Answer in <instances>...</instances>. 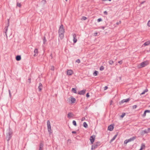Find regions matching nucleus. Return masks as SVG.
<instances>
[{"mask_svg":"<svg viewBox=\"0 0 150 150\" xmlns=\"http://www.w3.org/2000/svg\"><path fill=\"white\" fill-rule=\"evenodd\" d=\"M5 33H6V31H7V30H8V28H7V27H5Z\"/></svg>","mask_w":150,"mask_h":150,"instance_id":"51","label":"nucleus"},{"mask_svg":"<svg viewBox=\"0 0 150 150\" xmlns=\"http://www.w3.org/2000/svg\"><path fill=\"white\" fill-rule=\"evenodd\" d=\"M125 113H122V114L120 116V117L121 118H122L124 117V116H125Z\"/></svg>","mask_w":150,"mask_h":150,"instance_id":"32","label":"nucleus"},{"mask_svg":"<svg viewBox=\"0 0 150 150\" xmlns=\"http://www.w3.org/2000/svg\"><path fill=\"white\" fill-rule=\"evenodd\" d=\"M71 91L72 92L75 93H77V91L76 89L75 88H73L72 89Z\"/></svg>","mask_w":150,"mask_h":150,"instance_id":"22","label":"nucleus"},{"mask_svg":"<svg viewBox=\"0 0 150 150\" xmlns=\"http://www.w3.org/2000/svg\"><path fill=\"white\" fill-rule=\"evenodd\" d=\"M108 87L106 86H105V87H104V90H106V89H108Z\"/></svg>","mask_w":150,"mask_h":150,"instance_id":"52","label":"nucleus"},{"mask_svg":"<svg viewBox=\"0 0 150 150\" xmlns=\"http://www.w3.org/2000/svg\"><path fill=\"white\" fill-rule=\"evenodd\" d=\"M128 142H129V141H128V139L125 140L124 142V143L125 144H127Z\"/></svg>","mask_w":150,"mask_h":150,"instance_id":"37","label":"nucleus"},{"mask_svg":"<svg viewBox=\"0 0 150 150\" xmlns=\"http://www.w3.org/2000/svg\"><path fill=\"white\" fill-rule=\"evenodd\" d=\"M104 14L105 15L108 14V13L106 11H105L104 12Z\"/></svg>","mask_w":150,"mask_h":150,"instance_id":"48","label":"nucleus"},{"mask_svg":"<svg viewBox=\"0 0 150 150\" xmlns=\"http://www.w3.org/2000/svg\"><path fill=\"white\" fill-rule=\"evenodd\" d=\"M38 49L37 48H36L34 50V52L35 53V54L34 55V57H35L37 56L38 54Z\"/></svg>","mask_w":150,"mask_h":150,"instance_id":"19","label":"nucleus"},{"mask_svg":"<svg viewBox=\"0 0 150 150\" xmlns=\"http://www.w3.org/2000/svg\"><path fill=\"white\" fill-rule=\"evenodd\" d=\"M81 19L82 20H85L87 19V18L85 16H83Z\"/></svg>","mask_w":150,"mask_h":150,"instance_id":"35","label":"nucleus"},{"mask_svg":"<svg viewBox=\"0 0 150 150\" xmlns=\"http://www.w3.org/2000/svg\"><path fill=\"white\" fill-rule=\"evenodd\" d=\"M64 32L65 30L64 28V26L62 24H61L60 25L58 30L59 37L60 40H62L64 38Z\"/></svg>","mask_w":150,"mask_h":150,"instance_id":"1","label":"nucleus"},{"mask_svg":"<svg viewBox=\"0 0 150 150\" xmlns=\"http://www.w3.org/2000/svg\"><path fill=\"white\" fill-rule=\"evenodd\" d=\"M130 100L129 98H128L126 99H124L122 100L120 102V104H122L125 102H127L129 101Z\"/></svg>","mask_w":150,"mask_h":150,"instance_id":"7","label":"nucleus"},{"mask_svg":"<svg viewBox=\"0 0 150 150\" xmlns=\"http://www.w3.org/2000/svg\"><path fill=\"white\" fill-rule=\"evenodd\" d=\"M147 130L148 131L149 133L150 132V128H148Z\"/></svg>","mask_w":150,"mask_h":150,"instance_id":"54","label":"nucleus"},{"mask_svg":"<svg viewBox=\"0 0 150 150\" xmlns=\"http://www.w3.org/2000/svg\"><path fill=\"white\" fill-rule=\"evenodd\" d=\"M13 135V132L11 129H9L6 133V139L8 142Z\"/></svg>","mask_w":150,"mask_h":150,"instance_id":"2","label":"nucleus"},{"mask_svg":"<svg viewBox=\"0 0 150 150\" xmlns=\"http://www.w3.org/2000/svg\"><path fill=\"white\" fill-rule=\"evenodd\" d=\"M85 120V118L84 117H83L82 118V119H81V121H83L84 120Z\"/></svg>","mask_w":150,"mask_h":150,"instance_id":"55","label":"nucleus"},{"mask_svg":"<svg viewBox=\"0 0 150 150\" xmlns=\"http://www.w3.org/2000/svg\"><path fill=\"white\" fill-rule=\"evenodd\" d=\"M43 150V148L39 147V150Z\"/></svg>","mask_w":150,"mask_h":150,"instance_id":"56","label":"nucleus"},{"mask_svg":"<svg viewBox=\"0 0 150 150\" xmlns=\"http://www.w3.org/2000/svg\"><path fill=\"white\" fill-rule=\"evenodd\" d=\"M50 69L52 71L54 70V67L53 66H52L51 67V68Z\"/></svg>","mask_w":150,"mask_h":150,"instance_id":"38","label":"nucleus"},{"mask_svg":"<svg viewBox=\"0 0 150 150\" xmlns=\"http://www.w3.org/2000/svg\"><path fill=\"white\" fill-rule=\"evenodd\" d=\"M113 102V101H112V100H111V101H110V105H111L112 104V103Z\"/></svg>","mask_w":150,"mask_h":150,"instance_id":"59","label":"nucleus"},{"mask_svg":"<svg viewBox=\"0 0 150 150\" xmlns=\"http://www.w3.org/2000/svg\"><path fill=\"white\" fill-rule=\"evenodd\" d=\"M65 1H67V0H65Z\"/></svg>","mask_w":150,"mask_h":150,"instance_id":"63","label":"nucleus"},{"mask_svg":"<svg viewBox=\"0 0 150 150\" xmlns=\"http://www.w3.org/2000/svg\"><path fill=\"white\" fill-rule=\"evenodd\" d=\"M118 135V134L117 133L116 135H115L114 137L111 139L110 140V143H111L116 138Z\"/></svg>","mask_w":150,"mask_h":150,"instance_id":"17","label":"nucleus"},{"mask_svg":"<svg viewBox=\"0 0 150 150\" xmlns=\"http://www.w3.org/2000/svg\"><path fill=\"white\" fill-rule=\"evenodd\" d=\"M149 133L148 131L147 130L145 129L144 130H142L141 132V134L142 135H144L145 134H148Z\"/></svg>","mask_w":150,"mask_h":150,"instance_id":"9","label":"nucleus"},{"mask_svg":"<svg viewBox=\"0 0 150 150\" xmlns=\"http://www.w3.org/2000/svg\"><path fill=\"white\" fill-rule=\"evenodd\" d=\"M121 21H120L119 22H117L116 23V24L117 25H118L120 24H121Z\"/></svg>","mask_w":150,"mask_h":150,"instance_id":"40","label":"nucleus"},{"mask_svg":"<svg viewBox=\"0 0 150 150\" xmlns=\"http://www.w3.org/2000/svg\"><path fill=\"white\" fill-rule=\"evenodd\" d=\"M59 38H58V40H59Z\"/></svg>","mask_w":150,"mask_h":150,"instance_id":"64","label":"nucleus"},{"mask_svg":"<svg viewBox=\"0 0 150 150\" xmlns=\"http://www.w3.org/2000/svg\"><path fill=\"white\" fill-rule=\"evenodd\" d=\"M47 129H48V132H50V131L51 130V129L50 123L49 120H47Z\"/></svg>","mask_w":150,"mask_h":150,"instance_id":"3","label":"nucleus"},{"mask_svg":"<svg viewBox=\"0 0 150 150\" xmlns=\"http://www.w3.org/2000/svg\"><path fill=\"white\" fill-rule=\"evenodd\" d=\"M147 25L149 27H150V20L148 21L147 23Z\"/></svg>","mask_w":150,"mask_h":150,"instance_id":"44","label":"nucleus"},{"mask_svg":"<svg viewBox=\"0 0 150 150\" xmlns=\"http://www.w3.org/2000/svg\"><path fill=\"white\" fill-rule=\"evenodd\" d=\"M71 139H69L67 140V144H70L71 143Z\"/></svg>","mask_w":150,"mask_h":150,"instance_id":"27","label":"nucleus"},{"mask_svg":"<svg viewBox=\"0 0 150 150\" xmlns=\"http://www.w3.org/2000/svg\"><path fill=\"white\" fill-rule=\"evenodd\" d=\"M97 34H98L97 33H95V36H96V35H97Z\"/></svg>","mask_w":150,"mask_h":150,"instance_id":"58","label":"nucleus"},{"mask_svg":"<svg viewBox=\"0 0 150 150\" xmlns=\"http://www.w3.org/2000/svg\"><path fill=\"white\" fill-rule=\"evenodd\" d=\"M28 82L29 83H31V78H29L28 80Z\"/></svg>","mask_w":150,"mask_h":150,"instance_id":"43","label":"nucleus"},{"mask_svg":"<svg viewBox=\"0 0 150 150\" xmlns=\"http://www.w3.org/2000/svg\"><path fill=\"white\" fill-rule=\"evenodd\" d=\"M105 26H101L100 27V28H101V29H103L104 30L105 28Z\"/></svg>","mask_w":150,"mask_h":150,"instance_id":"49","label":"nucleus"},{"mask_svg":"<svg viewBox=\"0 0 150 150\" xmlns=\"http://www.w3.org/2000/svg\"><path fill=\"white\" fill-rule=\"evenodd\" d=\"M83 127H85L86 128H87L88 127V125L85 122H83Z\"/></svg>","mask_w":150,"mask_h":150,"instance_id":"26","label":"nucleus"},{"mask_svg":"<svg viewBox=\"0 0 150 150\" xmlns=\"http://www.w3.org/2000/svg\"><path fill=\"white\" fill-rule=\"evenodd\" d=\"M73 73V71L71 70H69L67 71V75L69 76L71 75Z\"/></svg>","mask_w":150,"mask_h":150,"instance_id":"8","label":"nucleus"},{"mask_svg":"<svg viewBox=\"0 0 150 150\" xmlns=\"http://www.w3.org/2000/svg\"><path fill=\"white\" fill-rule=\"evenodd\" d=\"M101 143L100 142H98L95 143L93 145L94 146V148L96 149L97 148L98 146L101 145Z\"/></svg>","mask_w":150,"mask_h":150,"instance_id":"6","label":"nucleus"},{"mask_svg":"<svg viewBox=\"0 0 150 150\" xmlns=\"http://www.w3.org/2000/svg\"><path fill=\"white\" fill-rule=\"evenodd\" d=\"M145 2V1H144L141 2V4H143Z\"/></svg>","mask_w":150,"mask_h":150,"instance_id":"57","label":"nucleus"},{"mask_svg":"<svg viewBox=\"0 0 150 150\" xmlns=\"http://www.w3.org/2000/svg\"><path fill=\"white\" fill-rule=\"evenodd\" d=\"M137 107V106L136 105H134L132 107V108L133 109H135Z\"/></svg>","mask_w":150,"mask_h":150,"instance_id":"42","label":"nucleus"},{"mask_svg":"<svg viewBox=\"0 0 150 150\" xmlns=\"http://www.w3.org/2000/svg\"><path fill=\"white\" fill-rule=\"evenodd\" d=\"M148 91V89L146 88L140 94V95L144 94L145 93L147 92Z\"/></svg>","mask_w":150,"mask_h":150,"instance_id":"23","label":"nucleus"},{"mask_svg":"<svg viewBox=\"0 0 150 150\" xmlns=\"http://www.w3.org/2000/svg\"><path fill=\"white\" fill-rule=\"evenodd\" d=\"M43 144L41 142L39 144V147L43 148Z\"/></svg>","mask_w":150,"mask_h":150,"instance_id":"29","label":"nucleus"},{"mask_svg":"<svg viewBox=\"0 0 150 150\" xmlns=\"http://www.w3.org/2000/svg\"><path fill=\"white\" fill-rule=\"evenodd\" d=\"M72 134H76V131H73L72 132Z\"/></svg>","mask_w":150,"mask_h":150,"instance_id":"53","label":"nucleus"},{"mask_svg":"<svg viewBox=\"0 0 150 150\" xmlns=\"http://www.w3.org/2000/svg\"><path fill=\"white\" fill-rule=\"evenodd\" d=\"M145 111L146 113H150V110H146Z\"/></svg>","mask_w":150,"mask_h":150,"instance_id":"46","label":"nucleus"},{"mask_svg":"<svg viewBox=\"0 0 150 150\" xmlns=\"http://www.w3.org/2000/svg\"><path fill=\"white\" fill-rule=\"evenodd\" d=\"M104 69V67L103 66H101L100 68V69L101 71H103Z\"/></svg>","mask_w":150,"mask_h":150,"instance_id":"31","label":"nucleus"},{"mask_svg":"<svg viewBox=\"0 0 150 150\" xmlns=\"http://www.w3.org/2000/svg\"><path fill=\"white\" fill-rule=\"evenodd\" d=\"M113 126L112 125H111L108 126V130L110 131H112L113 130Z\"/></svg>","mask_w":150,"mask_h":150,"instance_id":"11","label":"nucleus"},{"mask_svg":"<svg viewBox=\"0 0 150 150\" xmlns=\"http://www.w3.org/2000/svg\"><path fill=\"white\" fill-rule=\"evenodd\" d=\"M95 149H96V148H94V145H92L91 146V149L92 150H93Z\"/></svg>","mask_w":150,"mask_h":150,"instance_id":"39","label":"nucleus"},{"mask_svg":"<svg viewBox=\"0 0 150 150\" xmlns=\"http://www.w3.org/2000/svg\"><path fill=\"white\" fill-rule=\"evenodd\" d=\"M17 6H18L19 7H21V3H17Z\"/></svg>","mask_w":150,"mask_h":150,"instance_id":"33","label":"nucleus"},{"mask_svg":"<svg viewBox=\"0 0 150 150\" xmlns=\"http://www.w3.org/2000/svg\"><path fill=\"white\" fill-rule=\"evenodd\" d=\"M139 150H141V149H139Z\"/></svg>","mask_w":150,"mask_h":150,"instance_id":"62","label":"nucleus"},{"mask_svg":"<svg viewBox=\"0 0 150 150\" xmlns=\"http://www.w3.org/2000/svg\"><path fill=\"white\" fill-rule=\"evenodd\" d=\"M118 63H119L120 64H121L122 63V61L121 60L120 61H118Z\"/></svg>","mask_w":150,"mask_h":150,"instance_id":"47","label":"nucleus"},{"mask_svg":"<svg viewBox=\"0 0 150 150\" xmlns=\"http://www.w3.org/2000/svg\"><path fill=\"white\" fill-rule=\"evenodd\" d=\"M76 62H77V63H80V60L79 59H77L76 61Z\"/></svg>","mask_w":150,"mask_h":150,"instance_id":"36","label":"nucleus"},{"mask_svg":"<svg viewBox=\"0 0 150 150\" xmlns=\"http://www.w3.org/2000/svg\"><path fill=\"white\" fill-rule=\"evenodd\" d=\"M72 123L73 125L75 126H77L76 123V121L75 120H73Z\"/></svg>","mask_w":150,"mask_h":150,"instance_id":"28","label":"nucleus"},{"mask_svg":"<svg viewBox=\"0 0 150 150\" xmlns=\"http://www.w3.org/2000/svg\"><path fill=\"white\" fill-rule=\"evenodd\" d=\"M16 60L17 61H19L21 59V57L20 55H18L16 56Z\"/></svg>","mask_w":150,"mask_h":150,"instance_id":"18","label":"nucleus"},{"mask_svg":"<svg viewBox=\"0 0 150 150\" xmlns=\"http://www.w3.org/2000/svg\"><path fill=\"white\" fill-rule=\"evenodd\" d=\"M95 138V135H93L90 136V140L91 143V144H93Z\"/></svg>","mask_w":150,"mask_h":150,"instance_id":"5","label":"nucleus"},{"mask_svg":"<svg viewBox=\"0 0 150 150\" xmlns=\"http://www.w3.org/2000/svg\"><path fill=\"white\" fill-rule=\"evenodd\" d=\"M71 103H74L75 102L76 100V99L74 98L73 96L71 97Z\"/></svg>","mask_w":150,"mask_h":150,"instance_id":"16","label":"nucleus"},{"mask_svg":"<svg viewBox=\"0 0 150 150\" xmlns=\"http://www.w3.org/2000/svg\"><path fill=\"white\" fill-rule=\"evenodd\" d=\"M136 138V136H134L130 138L129 139H128L129 142L133 141Z\"/></svg>","mask_w":150,"mask_h":150,"instance_id":"13","label":"nucleus"},{"mask_svg":"<svg viewBox=\"0 0 150 150\" xmlns=\"http://www.w3.org/2000/svg\"><path fill=\"white\" fill-rule=\"evenodd\" d=\"M73 41L74 42V43H75L77 41V39L76 38V35L75 34H74L73 35Z\"/></svg>","mask_w":150,"mask_h":150,"instance_id":"12","label":"nucleus"},{"mask_svg":"<svg viewBox=\"0 0 150 150\" xmlns=\"http://www.w3.org/2000/svg\"><path fill=\"white\" fill-rule=\"evenodd\" d=\"M109 63L110 64H112L113 63V62L112 60H110L109 61Z\"/></svg>","mask_w":150,"mask_h":150,"instance_id":"30","label":"nucleus"},{"mask_svg":"<svg viewBox=\"0 0 150 150\" xmlns=\"http://www.w3.org/2000/svg\"><path fill=\"white\" fill-rule=\"evenodd\" d=\"M43 43L44 44H46V42H47V40H46V37L45 36L43 38Z\"/></svg>","mask_w":150,"mask_h":150,"instance_id":"25","label":"nucleus"},{"mask_svg":"<svg viewBox=\"0 0 150 150\" xmlns=\"http://www.w3.org/2000/svg\"><path fill=\"white\" fill-rule=\"evenodd\" d=\"M98 72L97 71H95L93 72V74L94 76H96L98 75Z\"/></svg>","mask_w":150,"mask_h":150,"instance_id":"24","label":"nucleus"},{"mask_svg":"<svg viewBox=\"0 0 150 150\" xmlns=\"http://www.w3.org/2000/svg\"><path fill=\"white\" fill-rule=\"evenodd\" d=\"M86 91V90H82L81 91L79 92L78 94L81 95H83L85 93Z\"/></svg>","mask_w":150,"mask_h":150,"instance_id":"15","label":"nucleus"},{"mask_svg":"<svg viewBox=\"0 0 150 150\" xmlns=\"http://www.w3.org/2000/svg\"><path fill=\"white\" fill-rule=\"evenodd\" d=\"M86 96L87 98H88L89 97V93H88L86 94Z\"/></svg>","mask_w":150,"mask_h":150,"instance_id":"50","label":"nucleus"},{"mask_svg":"<svg viewBox=\"0 0 150 150\" xmlns=\"http://www.w3.org/2000/svg\"><path fill=\"white\" fill-rule=\"evenodd\" d=\"M103 1H106L107 0H102Z\"/></svg>","mask_w":150,"mask_h":150,"instance_id":"60","label":"nucleus"},{"mask_svg":"<svg viewBox=\"0 0 150 150\" xmlns=\"http://www.w3.org/2000/svg\"><path fill=\"white\" fill-rule=\"evenodd\" d=\"M74 116V114L72 112H69L67 114V117L70 118L71 117H73Z\"/></svg>","mask_w":150,"mask_h":150,"instance_id":"14","label":"nucleus"},{"mask_svg":"<svg viewBox=\"0 0 150 150\" xmlns=\"http://www.w3.org/2000/svg\"><path fill=\"white\" fill-rule=\"evenodd\" d=\"M148 64V62L147 61H144L142 62L140 64V67H139V68L144 67L146 66Z\"/></svg>","mask_w":150,"mask_h":150,"instance_id":"4","label":"nucleus"},{"mask_svg":"<svg viewBox=\"0 0 150 150\" xmlns=\"http://www.w3.org/2000/svg\"><path fill=\"white\" fill-rule=\"evenodd\" d=\"M150 44V42L149 41H147V42H145L143 44V45L144 46H146L149 45Z\"/></svg>","mask_w":150,"mask_h":150,"instance_id":"20","label":"nucleus"},{"mask_svg":"<svg viewBox=\"0 0 150 150\" xmlns=\"http://www.w3.org/2000/svg\"><path fill=\"white\" fill-rule=\"evenodd\" d=\"M146 112H145V111H144V112L143 115V117H144L146 116Z\"/></svg>","mask_w":150,"mask_h":150,"instance_id":"41","label":"nucleus"},{"mask_svg":"<svg viewBox=\"0 0 150 150\" xmlns=\"http://www.w3.org/2000/svg\"><path fill=\"white\" fill-rule=\"evenodd\" d=\"M8 92H9V94L10 97H11V91H10V90H8Z\"/></svg>","mask_w":150,"mask_h":150,"instance_id":"45","label":"nucleus"},{"mask_svg":"<svg viewBox=\"0 0 150 150\" xmlns=\"http://www.w3.org/2000/svg\"><path fill=\"white\" fill-rule=\"evenodd\" d=\"M102 21V20L101 18H100L97 19V22H99L100 21Z\"/></svg>","mask_w":150,"mask_h":150,"instance_id":"34","label":"nucleus"},{"mask_svg":"<svg viewBox=\"0 0 150 150\" xmlns=\"http://www.w3.org/2000/svg\"><path fill=\"white\" fill-rule=\"evenodd\" d=\"M43 88V86L41 83H40L39 84V86L38 87V89L39 91H41Z\"/></svg>","mask_w":150,"mask_h":150,"instance_id":"10","label":"nucleus"},{"mask_svg":"<svg viewBox=\"0 0 150 150\" xmlns=\"http://www.w3.org/2000/svg\"><path fill=\"white\" fill-rule=\"evenodd\" d=\"M109 1H111V0H108Z\"/></svg>","mask_w":150,"mask_h":150,"instance_id":"61","label":"nucleus"},{"mask_svg":"<svg viewBox=\"0 0 150 150\" xmlns=\"http://www.w3.org/2000/svg\"><path fill=\"white\" fill-rule=\"evenodd\" d=\"M145 147V145L144 144L142 143L141 144V150H142L143 149H144Z\"/></svg>","mask_w":150,"mask_h":150,"instance_id":"21","label":"nucleus"}]
</instances>
